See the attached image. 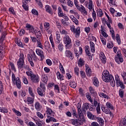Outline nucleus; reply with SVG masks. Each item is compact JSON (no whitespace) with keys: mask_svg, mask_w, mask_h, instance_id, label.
<instances>
[{"mask_svg":"<svg viewBox=\"0 0 126 126\" xmlns=\"http://www.w3.org/2000/svg\"><path fill=\"white\" fill-rule=\"evenodd\" d=\"M5 36H6V33L3 32L0 38V43L2 42V41L4 40V38H5Z\"/></svg>","mask_w":126,"mask_h":126,"instance_id":"8fccbe9b","label":"nucleus"},{"mask_svg":"<svg viewBox=\"0 0 126 126\" xmlns=\"http://www.w3.org/2000/svg\"><path fill=\"white\" fill-rule=\"evenodd\" d=\"M41 106L40 105V103L38 102H36L35 104V108L37 111H40L41 110Z\"/></svg>","mask_w":126,"mask_h":126,"instance_id":"c9c22d12","label":"nucleus"},{"mask_svg":"<svg viewBox=\"0 0 126 126\" xmlns=\"http://www.w3.org/2000/svg\"><path fill=\"white\" fill-rule=\"evenodd\" d=\"M86 74L88 76H91L92 75V71H91V69L90 68H88L86 69Z\"/></svg>","mask_w":126,"mask_h":126,"instance_id":"a19ab883","label":"nucleus"},{"mask_svg":"<svg viewBox=\"0 0 126 126\" xmlns=\"http://www.w3.org/2000/svg\"><path fill=\"white\" fill-rule=\"evenodd\" d=\"M37 45L41 49H43V45H42V43H41V40L40 39L37 40Z\"/></svg>","mask_w":126,"mask_h":126,"instance_id":"338daca9","label":"nucleus"},{"mask_svg":"<svg viewBox=\"0 0 126 126\" xmlns=\"http://www.w3.org/2000/svg\"><path fill=\"white\" fill-rule=\"evenodd\" d=\"M69 86L70 87H72V88H76V83L74 81H71V82L69 84Z\"/></svg>","mask_w":126,"mask_h":126,"instance_id":"de8ad7c7","label":"nucleus"},{"mask_svg":"<svg viewBox=\"0 0 126 126\" xmlns=\"http://www.w3.org/2000/svg\"><path fill=\"white\" fill-rule=\"evenodd\" d=\"M65 56L68 58H69L70 60H73V54L71 53V51L66 50L65 52Z\"/></svg>","mask_w":126,"mask_h":126,"instance_id":"dca6fc26","label":"nucleus"},{"mask_svg":"<svg viewBox=\"0 0 126 126\" xmlns=\"http://www.w3.org/2000/svg\"><path fill=\"white\" fill-rule=\"evenodd\" d=\"M102 76H110V73L107 70H105L102 72Z\"/></svg>","mask_w":126,"mask_h":126,"instance_id":"5fc2aeb1","label":"nucleus"},{"mask_svg":"<svg viewBox=\"0 0 126 126\" xmlns=\"http://www.w3.org/2000/svg\"><path fill=\"white\" fill-rule=\"evenodd\" d=\"M0 112H1V113H3V114H5L6 113H8V110L5 107H0Z\"/></svg>","mask_w":126,"mask_h":126,"instance_id":"72a5a7b5","label":"nucleus"},{"mask_svg":"<svg viewBox=\"0 0 126 126\" xmlns=\"http://www.w3.org/2000/svg\"><path fill=\"white\" fill-rule=\"evenodd\" d=\"M123 89H120L119 91V96L121 98H123L125 95V91H124Z\"/></svg>","mask_w":126,"mask_h":126,"instance_id":"ea45409f","label":"nucleus"},{"mask_svg":"<svg viewBox=\"0 0 126 126\" xmlns=\"http://www.w3.org/2000/svg\"><path fill=\"white\" fill-rule=\"evenodd\" d=\"M71 123L72 124V125L76 126H79V122L77 119H72L71 120Z\"/></svg>","mask_w":126,"mask_h":126,"instance_id":"c756f323","label":"nucleus"},{"mask_svg":"<svg viewBox=\"0 0 126 126\" xmlns=\"http://www.w3.org/2000/svg\"><path fill=\"white\" fill-rule=\"evenodd\" d=\"M12 111L13 112H14V113H15V114L18 116V117H21V113L20 112H19V111L18 110H16L15 109V108H13L12 109Z\"/></svg>","mask_w":126,"mask_h":126,"instance_id":"37998d69","label":"nucleus"},{"mask_svg":"<svg viewBox=\"0 0 126 126\" xmlns=\"http://www.w3.org/2000/svg\"><path fill=\"white\" fill-rule=\"evenodd\" d=\"M31 57L32 59V60L34 62H37V56H36V54H35V52H33L32 54Z\"/></svg>","mask_w":126,"mask_h":126,"instance_id":"6e6d98bb","label":"nucleus"},{"mask_svg":"<svg viewBox=\"0 0 126 126\" xmlns=\"http://www.w3.org/2000/svg\"><path fill=\"white\" fill-rule=\"evenodd\" d=\"M31 80L33 83H38L40 81V78L39 76L34 74L32 77L31 78Z\"/></svg>","mask_w":126,"mask_h":126,"instance_id":"6e6552de","label":"nucleus"},{"mask_svg":"<svg viewBox=\"0 0 126 126\" xmlns=\"http://www.w3.org/2000/svg\"><path fill=\"white\" fill-rule=\"evenodd\" d=\"M98 95L101 98H105V99H109V96L107 94H104L103 93H98Z\"/></svg>","mask_w":126,"mask_h":126,"instance_id":"2f4dec72","label":"nucleus"},{"mask_svg":"<svg viewBox=\"0 0 126 126\" xmlns=\"http://www.w3.org/2000/svg\"><path fill=\"white\" fill-rule=\"evenodd\" d=\"M57 78L60 80H63V77H64L63 74L60 72V71H58L57 72Z\"/></svg>","mask_w":126,"mask_h":126,"instance_id":"c85d7f7f","label":"nucleus"},{"mask_svg":"<svg viewBox=\"0 0 126 126\" xmlns=\"http://www.w3.org/2000/svg\"><path fill=\"white\" fill-rule=\"evenodd\" d=\"M84 63H85V61H84L83 59L80 58L78 61V64L79 67H82V66L84 65Z\"/></svg>","mask_w":126,"mask_h":126,"instance_id":"4be33fe9","label":"nucleus"},{"mask_svg":"<svg viewBox=\"0 0 126 126\" xmlns=\"http://www.w3.org/2000/svg\"><path fill=\"white\" fill-rule=\"evenodd\" d=\"M102 78L104 82H110L112 87L116 86V81H115V79H114V77L112 75H110L108 76H102Z\"/></svg>","mask_w":126,"mask_h":126,"instance_id":"f257e3e1","label":"nucleus"},{"mask_svg":"<svg viewBox=\"0 0 126 126\" xmlns=\"http://www.w3.org/2000/svg\"><path fill=\"white\" fill-rule=\"evenodd\" d=\"M47 110H46V114L47 116H54L55 115V113L53 110H52V109L47 107Z\"/></svg>","mask_w":126,"mask_h":126,"instance_id":"6ab92c4d","label":"nucleus"},{"mask_svg":"<svg viewBox=\"0 0 126 126\" xmlns=\"http://www.w3.org/2000/svg\"><path fill=\"white\" fill-rule=\"evenodd\" d=\"M70 29L72 32L75 33L76 38H78V37H79V35H80V28L78 27L75 29V27L73 25L71 27Z\"/></svg>","mask_w":126,"mask_h":126,"instance_id":"20e7f679","label":"nucleus"},{"mask_svg":"<svg viewBox=\"0 0 126 126\" xmlns=\"http://www.w3.org/2000/svg\"><path fill=\"white\" fill-rule=\"evenodd\" d=\"M12 81L14 85H16L18 89L21 88V81H20V78H19V77L16 78L15 74L13 73L12 74Z\"/></svg>","mask_w":126,"mask_h":126,"instance_id":"f03ea898","label":"nucleus"},{"mask_svg":"<svg viewBox=\"0 0 126 126\" xmlns=\"http://www.w3.org/2000/svg\"><path fill=\"white\" fill-rule=\"evenodd\" d=\"M87 116L90 120H96V116L93 115L90 111L87 112Z\"/></svg>","mask_w":126,"mask_h":126,"instance_id":"2eb2a0df","label":"nucleus"},{"mask_svg":"<svg viewBox=\"0 0 126 126\" xmlns=\"http://www.w3.org/2000/svg\"><path fill=\"white\" fill-rule=\"evenodd\" d=\"M96 120H97L98 123H99L100 126H103V125H104V120H103V119L100 117H96Z\"/></svg>","mask_w":126,"mask_h":126,"instance_id":"7c9ffc66","label":"nucleus"},{"mask_svg":"<svg viewBox=\"0 0 126 126\" xmlns=\"http://www.w3.org/2000/svg\"><path fill=\"white\" fill-rule=\"evenodd\" d=\"M119 126H126V117L120 122Z\"/></svg>","mask_w":126,"mask_h":126,"instance_id":"4c0bfd02","label":"nucleus"},{"mask_svg":"<svg viewBox=\"0 0 126 126\" xmlns=\"http://www.w3.org/2000/svg\"><path fill=\"white\" fill-rule=\"evenodd\" d=\"M106 107L108 109H110V110H114V106L109 102H106Z\"/></svg>","mask_w":126,"mask_h":126,"instance_id":"e433bc0d","label":"nucleus"},{"mask_svg":"<svg viewBox=\"0 0 126 126\" xmlns=\"http://www.w3.org/2000/svg\"><path fill=\"white\" fill-rule=\"evenodd\" d=\"M115 62H116L119 64H120L121 63H123L124 62V58H123V57H115Z\"/></svg>","mask_w":126,"mask_h":126,"instance_id":"5701e85b","label":"nucleus"},{"mask_svg":"<svg viewBox=\"0 0 126 126\" xmlns=\"http://www.w3.org/2000/svg\"><path fill=\"white\" fill-rule=\"evenodd\" d=\"M63 41L65 44H66L65 47H67L69 44L71 43V39L68 35H65L63 38Z\"/></svg>","mask_w":126,"mask_h":126,"instance_id":"39448f33","label":"nucleus"},{"mask_svg":"<svg viewBox=\"0 0 126 126\" xmlns=\"http://www.w3.org/2000/svg\"><path fill=\"white\" fill-rule=\"evenodd\" d=\"M90 107V104L89 103H85L83 105V110H84L85 112H86L85 110H88Z\"/></svg>","mask_w":126,"mask_h":126,"instance_id":"bb28decb","label":"nucleus"},{"mask_svg":"<svg viewBox=\"0 0 126 126\" xmlns=\"http://www.w3.org/2000/svg\"><path fill=\"white\" fill-rule=\"evenodd\" d=\"M85 52H86V55H87V56L88 55H90L91 53H90V51H89V46H86L85 47Z\"/></svg>","mask_w":126,"mask_h":126,"instance_id":"864d4df0","label":"nucleus"},{"mask_svg":"<svg viewBox=\"0 0 126 126\" xmlns=\"http://www.w3.org/2000/svg\"><path fill=\"white\" fill-rule=\"evenodd\" d=\"M37 91L39 96H41V97H43L44 96V94L43 93V91H42V89L38 88L37 89Z\"/></svg>","mask_w":126,"mask_h":126,"instance_id":"f704fd0d","label":"nucleus"},{"mask_svg":"<svg viewBox=\"0 0 126 126\" xmlns=\"http://www.w3.org/2000/svg\"><path fill=\"white\" fill-rule=\"evenodd\" d=\"M79 120L80 122H82V123H85L86 122V120L85 119V117H84V115L83 114H82L81 115H79Z\"/></svg>","mask_w":126,"mask_h":126,"instance_id":"79ce46f5","label":"nucleus"},{"mask_svg":"<svg viewBox=\"0 0 126 126\" xmlns=\"http://www.w3.org/2000/svg\"><path fill=\"white\" fill-rule=\"evenodd\" d=\"M77 8L80 11H83V12L85 11V8L83 5H81V7L80 6H79L78 7H77Z\"/></svg>","mask_w":126,"mask_h":126,"instance_id":"680f3d73","label":"nucleus"},{"mask_svg":"<svg viewBox=\"0 0 126 126\" xmlns=\"http://www.w3.org/2000/svg\"><path fill=\"white\" fill-rule=\"evenodd\" d=\"M99 58L103 63H107V59L106 58V56H105L104 53L100 52L99 54Z\"/></svg>","mask_w":126,"mask_h":126,"instance_id":"9d476101","label":"nucleus"},{"mask_svg":"<svg viewBox=\"0 0 126 126\" xmlns=\"http://www.w3.org/2000/svg\"><path fill=\"white\" fill-rule=\"evenodd\" d=\"M41 80L43 81V82L45 83V84H47V82H48V76H47L46 75H42L41 77Z\"/></svg>","mask_w":126,"mask_h":126,"instance_id":"cd10ccee","label":"nucleus"},{"mask_svg":"<svg viewBox=\"0 0 126 126\" xmlns=\"http://www.w3.org/2000/svg\"><path fill=\"white\" fill-rule=\"evenodd\" d=\"M121 75L123 77L125 83H126V73L124 71L122 73Z\"/></svg>","mask_w":126,"mask_h":126,"instance_id":"e2e57ef3","label":"nucleus"},{"mask_svg":"<svg viewBox=\"0 0 126 126\" xmlns=\"http://www.w3.org/2000/svg\"><path fill=\"white\" fill-rule=\"evenodd\" d=\"M69 13H71V14H74V15L76 16V17H77V19H79V15L78 14V13L74 11L73 10H70L69 11Z\"/></svg>","mask_w":126,"mask_h":126,"instance_id":"473e14b6","label":"nucleus"},{"mask_svg":"<svg viewBox=\"0 0 126 126\" xmlns=\"http://www.w3.org/2000/svg\"><path fill=\"white\" fill-rule=\"evenodd\" d=\"M89 91L90 93L93 95V96H96L97 95V93L95 91V89L92 87H90Z\"/></svg>","mask_w":126,"mask_h":126,"instance_id":"412c9836","label":"nucleus"},{"mask_svg":"<svg viewBox=\"0 0 126 126\" xmlns=\"http://www.w3.org/2000/svg\"><path fill=\"white\" fill-rule=\"evenodd\" d=\"M50 41L53 49H55V44H54V40L53 39V35H51L50 37Z\"/></svg>","mask_w":126,"mask_h":126,"instance_id":"3c124183","label":"nucleus"},{"mask_svg":"<svg viewBox=\"0 0 126 126\" xmlns=\"http://www.w3.org/2000/svg\"><path fill=\"white\" fill-rule=\"evenodd\" d=\"M45 7L46 12L49 13V14H51V15H53V10L52 9L51 6H50L49 5H46Z\"/></svg>","mask_w":126,"mask_h":126,"instance_id":"f3484780","label":"nucleus"},{"mask_svg":"<svg viewBox=\"0 0 126 126\" xmlns=\"http://www.w3.org/2000/svg\"><path fill=\"white\" fill-rule=\"evenodd\" d=\"M66 4L68 6H70V7H72L73 6V2L70 0H66Z\"/></svg>","mask_w":126,"mask_h":126,"instance_id":"a18cd8bd","label":"nucleus"},{"mask_svg":"<svg viewBox=\"0 0 126 126\" xmlns=\"http://www.w3.org/2000/svg\"><path fill=\"white\" fill-rule=\"evenodd\" d=\"M36 53L37 55H38V56L40 57L41 61H43V59H44V52H43V51H41L40 49H36Z\"/></svg>","mask_w":126,"mask_h":126,"instance_id":"4468645a","label":"nucleus"},{"mask_svg":"<svg viewBox=\"0 0 126 126\" xmlns=\"http://www.w3.org/2000/svg\"><path fill=\"white\" fill-rule=\"evenodd\" d=\"M40 87L42 89V91L43 92H45V91L46 90V86H45V84H44L43 83H40Z\"/></svg>","mask_w":126,"mask_h":126,"instance_id":"09e8293b","label":"nucleus"},{"mask_svg":"<svg viewBox=\"0 0 126 126\" xmlns=\"http://www.w3.org/2000/svg\"><path fill=\"white\" fill-rule=\"evenodd\" d=\"M60 69L62 73L63 74H64L65 73V72L64 71V69L63 68V65H62V63H60Z\"/></svg>","mask_w":126,"mask_h":126,"instance_id":"603ef678","label":"nucleus"},{"mask_svg":"<svg viewBox=\"0 0 126 126\" xmlns=\"http://www.w3.org/2000/svg\"><path fill=\"white\" fill-rule=\"evenodd\" d=\"M101 110L103 111L105 114H107V115H110L111 118H113L114 117V115H113V113L111 112V110L109 109L108 108H106V107H101Z\"/></svg>","mask_w":126,"mask_h":126,"instance_id":"1a4fd4ad","label":"nucleus"},{"mask_svg":"<svg viewBox=\"0 0 126 126\" xmlns=\"http://www.w3.org/2000/svg\"><path fill=\"white\" fill-rule=\"evenodd\" d=\"M94 106L96 107V110L97 114H100L101 108H100V103H98L96 100H94Z\"/></svg>","mask_w":126,"mask_h":126,"instance_id":"423d86ee","label":"nucleus"},{"mask_svg":"<svg viewBox=\"0 0 126 126\" xmlns=\"http://www.w3.org/2000/svg\"><path fill=\"white\" fill-rule=\"evenodd\" d=\"M115 80L117 87H120L122 89H125V85H124V83L120 80L119 75H117L115 76Z\"/></svg>","mask_w":126,"mask_h":126,"instance_id":"7ed1b4c3","label":"nucleus"},{"mask_svg":"<svg viewBox=\"0 0 126 126\" xmlns=\"http://www.w3.org/2000/svg\"><path fill=\"white\" fill-rule=\"evenodd\" d=\"M8 66H11V68L12 69V70H14V71H16L15 66L14 65V64L13 63H10V64L8 65Z\"/></svg>","mask_w":126,"mask_h":126,"instance_id":"4d7b16f0","label":"nucleus"},{"mask_svg":"<svg viewBox=\"0 0 126 126\" xmlns=\"http://www.w3.org/2000/svg\"><path fill=\"white\" fill-rule=\"evenodd\" d=\"M29 92L30 95L32 96V97H33V98H34L35 95L33 93V91L32 90V88H31V87L29 88Z\"/></svg>","mask_w":126,"mask_h":126,"instance_id":"13d9d810","label":"nucleus"},{"mask_svg":"<svg viewBox=\"0 0 126 126\" xmlns=\"http://www.w3.org/2000/svg\"><path fill=\"white\" fill-rule=\"evenodd\" d=\"M26 73L27 75H28V76H29L30 77V78H31L32 77V76L34 75V73H33V72H32L31 69L26 72Z\"/></svg>","mask_w":126,"mask_h":126,"instance_id":"58836bf2","label":"nucleus"},{"mask_svg":"<svg viewBox=\"0 0 126 126\" xmlns=\"http://www.w3.org/2000/svg\"><path fill=\"white\" fill-rule=\"evenodd\" d=\"M107 47L108 48V49H112L113 47H114V44L112 42H109L107 44Z\"/></svg>","mask_w":126,"mask_h":126,"instance_id":"0e129e2a","label":"nucleus"},{"mask_svg":"<svg viewBox=\"0 0 126 126\" xmlns=\"http://www.w3.org/2000/svg\"><path fill=\"white\" fill-rule=\"evenodd\" d=\"M58 16H59V17H63V16L65 15V14H64L63 12V10L62 9V8H61V7H58Z\"/></svg>","mask_w":126,"mask_h":126,"instance_id":"aec40b11","label":"nucleus"},{"mask_svg":"<svg viewBox=\"0 0 126 126\" xmlns=\"http://www.w3.org/2000/svg\"><path fill=\"white\" fill-rule=\"evenodd\" d=\"M91 52L92 53H95V44L92 41L90 42Z\"/></svg>","mask_w":126,"mask_h":126,"instance_id":"b1692460","label":"nucleus"},{"mask_svg":"<svg viewBox=\"0 0 126 126\" xmlns=\"http://www.w3.org/2000/svg\"><path fill=\"white\" fill-rule=\"evenodd\" d=\"M17 63L19 69H21L23 67V66L24 65V63H25L24 62V60H18Z\"/></svg>","mask_w":126,"mask_h":126,"instance_id":"9b49d317","label":"nucleus"},{"mask_svg":"<svg viewBox=\"0 0 126 126\" xmlns=\"http://www.w3.org/2000/svg\"><path fill=\"white\" fill-rule=\"evenodd\" d=\"M30 0H24L23 1V7L25 10H28V6L26 4L28 2H30Z\"/></svg>","mask_w":126,"mask_h":126,"instance_id":"a211bd4d","label":"nucleus"},{"mask_svg":"<svg viewBox=\"0 0 126 126\" xmlns=\"http://www.w3.org/2000/svg\"><path fill=\"white\" fill-rule=\"evenodd\" d=\"M61 41H62V39L61 38V34L56 33V43L57 44H60V43H61Z\"/></svg>","mask_w":126,"mask_h":126,"instance_id":"a878e982","label":"nucleus"},{"mask_svg":"<svg viewBox=\"0 0 126 126\" xmlns=\"http://www.w3.org/2000/svg\"><path fill=\"white\" fill-rule=\"evenodd\" d=\"M47 119L46 120V123H51V122H53L54 123H56L57 122V120L55 118L51 117V116L50 115H47Z\"/></svg>","mask_w":126,"mask_h":126,"instance_id":"f8f14e48","label":"nucleus"},{"mask_svg":"<svg viewBox=\"0 0 126 126\" xmlns=\"http://www.w3.org/2000/svg\"><path fill=\"white\" fill-rule=\"evenodd\" d=\"M93 82L94 86H96V87H98V86H99V81L98 80V79L97 78L94 77L93 79Z\"/></svg>","mask_w":126,"mask_h":126,"instance_id":"393cba45","label":"nucleus"},{"mask_svg":"<svg viewBox=\"0 0 126 126\" xmlns=\"http://www.w3.org/2000/svg\"><path fill=\"white\" fill-rule=\"evenodd\" d=\"M93 1H92V0H89V5H88V8L90 10H92V8H93V6L92 5Z\"/></svg>","mask_w":126,"mask_h":126,"instance_id":"49530a36","label":"nucleus"},{"mask_svg":"<svg viewBox=\"0 0 126 126\" xmlns=\"http://www.w3.org/2000/svg\"><path fill=\"white\" fill-rule=\"evenodd\" d=\"M58 49L60 52H63V45L62 43H60L58 45Z\"/></svg>","mask_w":126,"mask_h":126,"instance_id":"69168bd1","label":"nucleus"},{"mask_svg":"<svg viewBox=\"0 0 126 126\" xmlns=\"http://www.w3.org/2000/svg\"><path fill=\"white\" fill-rule=\"evenodd\" d=\"M33 34H35L37 39H38V40H40V39H41L42 33H41V31H40V30H35Z\"/></svg>","mask_w":126,"mask_h":126,"instance_id":"ddd939ff","label":"nucleus"},{"mask_svg":"<svg viewBox=\"0 0 126 126\" xmlns=\"http://www.w3.org/2000/svg\"><path fill=\"white\" fill-rule=\"evenodd\" d=\"M27 102L29 104H32L34 102V100L31 97H28Z\"/></svg>","mask_w":126,"mask_h":126,"instance_id":"774afa93","label":"nucleus"},{"mask_svg":"<svg viewBox=\"0 0 126 126\" xmlns=\"http://www.w3.org/2000/svg\"><path fill=\"white\" fill-rule=\"evenodd\" d=\"M86 97L87 98L88 100L89 101H90V102H91V103H93V99H92V98H91V96L90 95V94H89V93H87L86 94Z\"/></svg>","mask_w":126,"mask_h":126,"instance_id":"c03bdc74","label":"nucleus"},{"mask_svg":"<svg viewBox=\"0 0 126 126\" xmlns=\"http://www.w3.org/2000/svg\"><path fill=\"white\" fill-rule=\"evenodd\" d=\"M26 28H27V30L29 31L30 33H32V34H34V32H35V29H34V27H33V26L29 24H27L26 25Z\"/></svg>","mask_w":126,"mask_h":126,"instance_id":"0eeeda50","label":"nucleus"},{"mask_svg":"<svg viewBox=\"0 0 126 126\" xmlns=\"http://www.w3.org/2000/svg\"><path fill=\"white\" fill-rule=\"evenodd\" d=\"M116 40L118 42V45H121V38L120 37V35H119V34H116Z\"/></svg>","mask_w":126,"mask_h":126,"instance_id":"052dcab7","label":"nucleus"},{"mask_svg":"<svg viewBox=\"0 0 126 126\" xmlns=\"http://www.w3.org/2000/svg\"><path fill=\"white\" fill-rule=\"evenodd\" d=\"M36 116H37L39 119H42L44 118V115H43V114H42V113H41L40 112H36Z\"/></svg>","mask_w":126,"mask_h":126,"instance_id":"bf43d9fd","label":"nucleus"}]
</instances>
